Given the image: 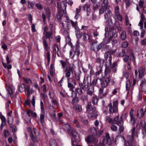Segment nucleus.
Returning <instances> with one entry per match:
<instances>
[{"label": "nucleus", "mask_w": 146, "mask_h": 146, "mask_svg": "<svg viewBox=\"0 0 146 146\" xmlns=\"http://www.w3.org/2000/svg\"><path fill=\"white\" fill-rule=\"evenodd\" d=\"M131 118L130 122L131 124L133 125H135V119L134 117V116L130 117Z\"/></svg>", "instance_id": "864d4df0"}, {"label": "nucleus", "mask_w": 146, "mask_h": 146, "mask_svg": "<svg viewBox=\"0 0 146 146\" xmlns=\"http://www.w3.org/2000/svg\"><path fill=\"white\" fill-rule=\"evenodd\" d=\"M140 126L146 133V123L144 120L141 121L139 124Z\"/></svg>", "instance_id": "4be33fe9"}, {"label": "nucleus", "mask_w": 146, "mask_h": 146, "mask_svg": "<svg viewBox=\"0 0 146 146\" xmlns=\"http://www.w3.org/2000/svg\"><path fill=\"white\" fill-rule=\"evenodd\" d=\"M104 132L103 129H101L98 131L97 132L96 136L99 137L101 135H102Z\"/></svg>", "instance_id": "ea45409f"}, {"label": "nucleus", "mask_w": 146, "mask_h": 146, "mask_svg": "<svg viewBox=\"0 0 146 146\" xmlns=\"http://www.w3.org/2000/svg\"><path fill=\"white\" fill-rule=\"evenodd\" d=\"M96 109V108L94 106H92L90 102L86 106V111L88 113V117H96L97 116V112L95 111Z\"/></svg>", "instance_id": "20e7f679"}, {"label": "nucleus", "mask_w": 146, "mask_h": 146, "mask_svg": "<svg viewBox=\"0 0 146 146\" xmlns=\"http://www.w3.org/2000/svg\"><path fill=\"white\" fill-rule=\"evenodd\" d=\"M62 16L61 15L58 14L57 15V19L58 21L59 22H61V24L62 25V28H64V25L63 23L62 22Z\"/></svg>", "instance_id": "f704fd0d"}, {"label": "nucleus", "mask_w": 146, "mask_h": 146, "mask_svg": "<svg viewBox=\"0 0 146 146\" xmlns=\"http://www.w3.org/2000/svg\"><path fill=\"white\" fill-rule=\"evenodd\" d=\"M98 100V99L96 95L93 96L92 99V103L94 105L96 104Z\"/></svg>", "instance_id": "2f4dec72"}, {"label": "nucleus", "mask_w": 146, "mask_h": 146, "mask_svg": "<svg viewBox=\"0 0 146 146\" xmlns=\"http://www.w3.org/2000/svg\"><path fill=\"white\" fill-rule=\"evenodd\" d=\"M135 127H134L132 128L131 130L132 135L131 139V141H133V137H138V135H137L138 131H135Z\"/></svg>", "instance_id": "6ab92c4d"}, {"label": "nucleus", "mask_w": 146, "mask_h": 146, "mask_svg": "<svg viewBox=\"0 0 146 146\" xmlns=\"http://www.w3.org/2000/svg\"><path fill=\"white\" fill-rule=\"evenodd\" d=\"M123 139L124 140V146H133L131 141H126L124 137Z\"/></svg>", "instance_id": "a19ab883"}, {"label": "nucleus", "mask_w": 146, "mask_h": 146, "mask_svg": "<svg viewBox=\"0 0 146 146\" xmlns=\"http://www.w3.org/2000/svg\"><path fill=\"white\" fill-rule=\"evenodd\" d=\"M13 124L11 125H9L10 128L12 129V131L13 132H15L17 131V127L15 125H13Z\"/></svg>", "instance_id": "e433bc0d"}, {"label": "nucleus", "mask_w": 146, "mask_h": 146, "mask_svg": "<svg viewBox=\"0 0 146 146\" xmlns=\"http://www.w3.org/2000/svg\"><path fill=\"white\" fill-rule=\"evenodd\" d=\"M40 108L41 110V112H44V105L42 101H41L40 102Z\"/></svg>", "instance_id": "8fccbe9b"}, {"label": "nucleus", "mask_w": 146, "mask_h": 146, "mask_svg": "<svg viewBox=\"0 0 146 146\" xmlns=\"http://www.w3.org/2000/svg\"><path fill=\"white\" fill-rule=\"evenodd\" d=\"M76 37L78 38H80L82 35V32H80L79 30H77L76 31Z\"/></svg>", "instance_id": "473e14b6"}, {"label": "nucleus", "mask_w": 146, "mask_h": 146, "mask_svg": "<svg viewBox=\"0 0 146 146\" xmlns=\"http://www.w3.org/2000/svg\"><path fill=\"white\" fill-rule=\"evenodd\" d=\"M69 22H70L72 26L74 28L76 27L77 25V22H74L70 20L68 21Z\"/></svg>", "instance_id": "de8ad7c7"}, {"label": "nucleus", "mask_w": 146, "mask_h": 146, "mask_svg": "<svg viewBox=\"0 0 146 146\" xmlns=\"http://www.w3.org/2000/svg\"><path fill=\"white\" fill-rule=\"evenodd\" d=\"M50 146H57L56 141L54 139H50Z\"/></svg>", "instance_id": "7c9ffc66"}, {"label": "nucleus", "mask_w": 146, "mask_h": 146, "mask_svg": "<svg viewBox=\"0 0 146 146\" xmlns=\"http://www.w3.org/2000/svg\"><path fill=\"white\" fill-rule=\"evenodd\" d=\"M52 25L50 24L48 27L47 26H45L44 28L43 34L45 39L48 38L49 40L53 38L52 35Z\"/></svg>", "instance_id": "7ed1b4c3"}, {"label": "nucleus", "mask_w": 146, "mask_h": 146, "mask_svg": "<svg viewBox=\"0 0 146 146\" xmlns=\"http://www.w3.org/2000/svg\"><path fill=\"white\" fill-rule=\"evenodd\" d=\"M100 80L101 81L102 87L104 88L108 86V83L110 81L111 78L110 76H108L106 78L105 81L102 80L101 79H100Z\"/></svg>", "instance_id": "ddd939ff"}, {"label": "nucleus", "mask_w": 146, "mask_h": 146, "mask_svg": "<svg viewBox=\"0 0 146 146\" xmlns=\"http://www.w3.org/2000/svg\"><path fill=\"white\" fill-rule=\"evenodd\" d=\"M42 40L43 42V45L44 46V49L48 51L49 48L48 44L45 39L44 37H42Z\"/></svg>", "instance_id": "412c9836"}, {"label": "nucleus", "mask_w": 146, "mask_h": 146, "mask_svg": "<svg viewBox=\"0 0 146 146\" xmlns=\"http://www.w3.org/2000/svg\"><path fill=\"white\" fill-rule=\"evenodd\" d=\"M12 113V111L9 110L7 113V115L8 116L7 120L9 125H11L13 123V117L11 115Z\"/></svg>", "instance_id": "4468645a"}, {"label": "nucleus", "mask_w": 146, "mask_h": 146, "mask_svg": "<svg viewBox=\"0 0 146 146\" xmlns=\"http://www.w3.org/2000/svg\"><path fill=\"white\" fill-rule=\"evenodd\" d=\"M144 1L142 0H140L139 3V5L141 8H142L143 7V5L144 4Z\"/></svg>", "instance_id": "774afa93"}, {"label": "nucleus", "mask_w": 146, "mask_h": 146, "mask_svg": "<svg viewBox=\"0 0 146 146\" xmlns=\"http://www.w3.org/2000/svg\"><path fill=\"white\" fill-rule=\"evenodd\" d=\"M84 10H86L87 12V15L89 16L90 14L91 11V9L90 7V5L88 3H86L83 7Z\"/></svg>", "instance_id": "dca6fc26"}, {"label": "nucleus", "mask_w": 146, "mask_h": 146, "mask_svg": "<svg viewBox=\"0 0 146 146\" xmlns=\"http://www.w3.org/2000/svg\"><path fill=\"white\" fill-rule=\"evenodd\" d=\"M26 112L29 117H31V116L33 118H36L37 116L36 113L33 111L28 109L27 110Z\"/></svg>", "instance_id": "2eb2a0df"}, {"label": "nucleus", "mask_w": 146, "mask_h": 146, "mask_svg": "<svg viewBox=\"0 0 146 146\" xmlns=\"http://www.w3.org/2000/svg\"><path fill=\"white\" fill-rule=\"evenodd\" d=\"M146 19L145 18L143 14L142 13L141 15V19L140 21L139 24V25L141 29L143 28V22H145Z\"/></svg>", "instance_id": "a211bd4d"}, {"label": "nucleus", "mask_w": 146, "mask_h": 146, "mask_svg": "<svg viewBox=\"0 0 146 146\" xmlns=\"http://www.w3.org/2000/svg\"><path fill=\"white\" fill-rule=\"evenodd\" d=\"M111 15V11L109 10L104 15V19L106 20V25L105 31L106 32L111 31L114 34L116 31V30L112 26V22L110 18Z\"/></svg>", "instance_id": "f03ea898"}, {"label": "nucleus", "mask_w": 146, "mask_h": 146, "mask_svg": "<svg viewBox=\"0 0 146 146\" xmlns=\"http://www.w3.org/2000/svg\"><path fill=\"white\" fill-rule=\"evenodd\" d=\"M120 36L122 40H125L127 38L126 32L125 31H123L121 33Z\"/></svg>", "instance_id": "c9c22d12"}, {"label": "nucleus", "mask_w": 146, "mask_h": 146, "mask_svg": "<svg viewBox=\"0 0 146 146\" xmlns=\"http://www.w3.org/2000/svg\"><path fill=\"white\" fill-rule=\"evenodd\" d=\"M129 56L128 55H125L123 58V61L125 62H127L129 60Z\"/></svg>", "instance_id": "603ef678"}, {"label": "nucleus", "mask_w": 146, "mask_h": 146, "mask_svg": "<svg viewBox=\"0 0 146 146\" xmlns=\"http://www.w3.org/2000/svg\"><path fill=\"white\" fill-rule=\"evenodd\" d=\"M128 53L130 55V60L133 61V64L135 65V58L133 53L131 50H129Z\"/></svg>", "instance_id": "aec40b11"}, {"label": "nucleus", "mask_w": 146, "mask_h": 146, "mask_svg": "<svg viewBox=\"0 0 146 146\" xmlns=\"http://www.w3.org/2000/svg\"><path fill=\"white\" fill-rule=\"evenodd\" d=\"M42 114H41L40 115V122L42 123L43 122V120L44 119V114H43L44 112H42Z\"/></svg>", "instance_id": "5fc2aeb1"}, {"label": "nucleus", "mask_w": 146, "mask_h": 146, "mask_svg": "<svg viewBox=\"0 0 146 146\" xmlns=\"http://www.w3.org/2000/svg\"><path fill=\"white\" fill-rule=\"evenodd\" d=\"M36 7L38 9L40 10H42L43 9L42 5L40 3H37L36 4Z\"/></svg>", "instance_id": "680f3d73"}, {"label": "nucleus", "mask_w": 146, "mask_h": 146, "mask_svg": "<svg viewBox=\"0 0 146 146\" xmlns=\"http://www.w3.org/2000/svg\"><path fill=\"white\" fill-rule=\"evenodd\" d=\"M97 43V41H96L91 44V50L94 51H98L102 48V43H101L98 44Z\"/></svg>", "instance_id": "1a4fd4ad"}, {"label": "nucleus", "mask_w": 146, "mask_h": 146, "mask_svg": "<svg viewBox=\"0 0 146 146\" xmlns=\"http://www.w3.org/2000/svg\"><path fill=\"white\" fill-rule=\"evenodd\" d=\"M25 82L27 84H31L32 83L31 80L29 78H23Z\"/></svg>", "instance_id": "c03bdc74"}, {"label": "nucleus", "mask_w": 146, "mask_h": 146, "mask_svg": "<svg viewBox=\"0 0 146 146\" xmlns=\"http://www.w3.org/2000/svg\"><path fill=\"white\" fill-rule=\"evenodd\" d=\"M3 134L5 137H7L9 135V132L6 129H4L3 131Z\"/></svg>", "instance_id": "052dcab7"}, {"label": "nucleus", "mask_w": 146, "mask_h": 146, "mask_svg": "<svg viewBox=\"0 0 146 146\" xmlns=\"http://www.w3.org/2000/svg\"><path fill=\"white\" fill-rule=\"evenodd\" d=\"M102 3V7L99 9V14L101 15L105 12L107 9L108 1V0L104 1L101 0Z\"/></svg>", "instance_id": "6e6552de"}, {"label": "nucleus", "mask_w": 146, "mask_h": 146, "mask_svg": "<svg viewBox=\"0 0 146 146\" xmlns=\"http://www.w3.org/2000/svg\"><path fill=\"white\" fill-rule=\"evenodd\" d=\"M25 85L22 84L21 85L19 86V90L21 92L25 91Z\"/></svg>", "instance_id": "79ce46f5"}, {"label": "nucleus", "mask_w": 146, "mask_h": 146, "mask_svg": "<svg viewBox=\"0 0 146 146\" xmlns=\"http://www.w3.org/2000/svg\"><path fill=\"white\" fill-rule=\"evenodd\" d=\"M46 57L48 60V62L49 63L50 61V54L49 51H48L47 53Z\"/></svg>", "instance_id": "0e129e2a"}, {"label": "nucleus", "mask_w": 146, "mask_h": 146, "mask_svg": "<svg viewBox=\"0 0 146 146\" xmlns=\"http://www.w3.org/2000/svg\"><path fill=\"white\" fill-rule=\"evenodd\" d=\"M76 91L79 94L81 95L82 93V91L81 89L79 88H76Z\"/></svg>", "instance_id": "13d9d810"}, {"label": "nucleus", "mask_w": 146, "mask_h": 146, "mask_svg": "<svg viewBox=\"0 0 146 146\" xmlns=\"http://www.w3.org/2000/svg\"><path fill=\"white\" fill-rule=\"evenodd\" d=\"M69 133L75 139V141L73 140V146H81L80 145H78L76 143V142L79 141V137L78 135L77 132L74 129H72L71 131H70V132Z\"/></svg>", "instance_id": "423d86ee"}, {"label": "nucleus", "mask_w": 146, "mask_h": 146, "mask_svg": "<svg viewBox=\"0 0 146 146\" xmlns=\"http://www.w3.org/2000/svg\"><path fill=\"white\" fill-rule=\"evenodd\" d=\"M142 90L143 92H146V80L145 79H142L141 83L140 84Z\"/></svg>", "instance_id": "f3484780"}, {"label": "nucleus", "mask_w": 146, "mask_h": 146, "mask_svg": "<svg viewBox=\"0 0 146 146\" xmlns=\"http://www.w3.org/2000/svg\"><path fill=\"white\" fill-rule=\"evenodd\" d=\"M51 102L52 103L54 104L57 106H59V104L57 101L55 99H53L51 100Z\"/></svg>", "instance_id": "69168bd1"}, {"label": "nucleus", "mask_w": 146, "mask_h": 146, "mask_svg": "<svg viewBox=\"0 0 146 146\" xmlns=\"http://www.w3.org/2000/svg\"><path fill=\"white\" fill-rule=\"evenodd\" d=\"M59 49L58 48V45L57 44H54L52 47V51L53 52L56 53L58 51Z\"/></svg>", "instance_id": "c85d7f7f"}, {"label": "nucleus", "mask_w": 146, "mask_h": 146, "mask_svg": "<svg viewBox=\"0 0 146 146\" xmlns=\"http://www.w3.org/2000/svg\"><path fill=\"white\" fill-rule=\"evenodd\" d=\"M144 111L143 108H141L140 110L139 111H137V116L138 118H140L144 116Z\"/></svg>", "instance_id": "5701e85b"}, {"label": "nucleus", "mask_w": 146, "mask_h": 146, "mask_svg": "<svg viewBox=\"0 0 146 146\" xmlns=\"http://www.w3.org/2000/svg\"><path fill=\"white\" fill-rule=\"evenodd\" d=\"M24 119L26 122L28 123H30L31 122V117H24Z\"/></svg>", "instance_id": "bf43d9fd"}, {"label": "nucleus", "mask_w": 146, "mask_h": 146, "mask_svg": "<svg viewBox=\"0 0 146 146\" xmlns=\"http://www.w3.org/2000/svg\"><path fill=\"white\" fill-rule=\"evenodd\" d=\"M125 21L126 25L127 26L128 25H129L130 26H131V24H129V19L127 15H126L125 17Z\"/></svg>", "instance_id": "37998d69"}, {"label": "nucleus", "mask_w": 146, "mask_h": 146, "mask_svg": "<svg viewBox=\"0 0 146 146\" xmlns=\"http://www.w3.org/2000/svg\"><path fill=\"white\" fill-rule=\"evenodd\" d=\"M74 108L77 112H81L82 111V106L78 104L74 106Z\"/></svg>", "instance_id": "bb28decb"}, {"label": "nucleus", "mask_w": 146, "mask_h": 146, "mask_svg": "<svg viewBox=\"0 0 146 146\" xmlns=\"http://www.w3.org/2000/svg\"><path fill=\"white\" fill-rule=\"evenodd\" d=\"M93 5V9L94 10H95L96 9H97L99 5H98V4L96 2V1H95L94 0L93 1V3H92Z\"/></svg>", "instance_id": "58836bf2"}, {"label": "nucleus", "mask_w": 146, "mask_h": 146, "mask_svg": "<svg viewBox=\"0 0 146 146\" xmlns=\"http://www.w3.org/2000/svg\"><path fill=\"white\" fill-rule=\"evenodd\" d=\"M83 38L84 40H86L88 39L90 42L92 41V40L91 38L90 35L85 33H84L83 35Z\"/></svg>", "instance_id": "b1692460"}, {"label": "nucleus", "mask_w": 146, "mask_h": 146, "mask_svg": "<svg viewBox=\"0 0 146 146\" xmlns=\"http://www.w3.org/2000/svg\"><path fill=\"white\" fill-rule=\"evenodd\" d=\"M97 72L96 73L97 75H98L100 74L102 71V68L100 65L97 67Z\"/></svg>", "instance_id": "72a5a7b5"}, {"label": "nucleus", "mask_w": 146, "mask_h": 146, "mask_svg": "<svg viewBox=\"0 0 146 146\" xmlns=\"http://www.w3.org/2000/svg\"><path fill=\"white\" fill-rule=\"evenodd\" d=\"M60 62L62 68L65 69L64 72L66 77L68 78L70 77L71 73L75 72V66L74 63H70L69 62V59H66L65 61L61 60Z\"/></svg>", "instance_id": "f257e3e1"}, {"label": "nucleus", "mask_w": 146, "mask_h": 146, "mask_svg": "<svg viewBox=\"0 0 146 146\" xmlns=\"http://www.w3.org/2000/svg\"><path fill=\"white\" fill-rule=\"evenodd\" d=\"M80 46L77 45L72 47V49L70 52V57L71 59L74 58L75 56H76V59H77L80 53L79 50Z\"/></svg>", "instance_id": "39448f33"}, {"label": "nucleus", "mask_w": 146, "mask_h": 146, "mask_svg": "<svg viewBox=\"0 0 146 146\" xmlns=\"http://www.w3.org/2000/svg\"><path fill=\"white\" fill-rule=\"evenodd\" d=\"M27 3L28 4V7L30 9H33V6L35 5V3L31 2L30 1H28Z\"/></svg>", "instance_id": "a18cd8bd"}, {"label": "nucleus", "mask_w": 146, "mask_h": 146, "mask_svg": "<svg viewBox=\"0 0 146 146\" xmlns=\"http://www.w3.org/2000/svg\"><path fill=\"white\" fill-rule=\"evenodd\" d=\"M52 108L53 111L52 112L49 113L50 115L52 117L54 118L56 116V111L53 106H52Z\"/></svg>", "instance_id": "4c0bfd02"}, {"label": "nucleus", "mask_w": 146, "mask_h": 146, "mask_svg": "<svg viewBox=\"0 0 146 146\" xmlns=\"http://www.w3.org/2000/svg\"><path fill=\"white\" fill-rule=\"evenodd\" d=\"M88 98V96L86 95H82L81 98V99L83 100H87Z\"/></svg>", "instance_id": "338daca9"}, {"label": "nucleus", "mask_w": 146, "mask_h": 146, "mask_svg": "<svg viewBox=\"0 0 146 146\" xmlns=\"http://www.w3.org/2000/svg\"><path fill=\"white\" fill-rule=\"evenodd\" d=\"M125 55H126V52L125 50L124 49L122 50V51L119 54V55L121 57L124 56Z\"/></svg>", "instance_id": "3c124183"}, {"label": "nucleus", "mask_w": 146, "mask_h": 146, "mask_svg": "<svg viewBox=\"0 0 146 146\" xmlns=\"http://www.w3.org/2000/svg\"><path fill=\"white\" fill-rule=\"evenodd\" d=\"M131 87V82L129 80H127L126 83V89L127 91L129 92Z\"/></svg>", "instance_id": "c756f323"}, {"label": "nucleus", "mask_w": 146, "mask_h": 146, "mask_svg": "<svg viewBox=\"0 0 146 146\" xmlns=\"http://www.w3.org/2000/svg\"><path fill=\"white\" fill-rule=\"evenodd\" d=\"M30 137H31V140L34 142H36L37 141V140L35 136L33 135V134L30 135Z\"/></svg>", "instance_id": "4d7b16f0"}, {"label": "nucleus", "mask_w": 146, "mask_h": 146, "mask_svg": "<svg viewBox=\"0 0 146 146\" xmlns=\"http://www.w3.org/2000/svg\"><path fill=\"white\" fill-rule=\"evenodd\" d=\"M118 102L117 101L114 102L112 105L111 103H110L108 106L109 107V113H117L118 111Z\"/></svg>", "instance_id": "0eeeda50"}, {"label": "nucleus", "mask_w": 146, "mask_h": 146, "mask_svg": "<svg viewBox=\"0 0 146 146\" xmlns=\"http://www.w3.org/2000/svg\"><path fill=\"white\" fill-rule=\"evenodd\" d=\"M86 141L88 144L93 143L96 144L98 142V139L92 135H89L85 139Z\"/></svg>", "instance_id": "9d476101"}, {"label": "nucleus", "mask_w": 146, "mask_h": 146, "mask_svg": "<svg viewBox=\"0 0 146 146\" xmlns=\"http://www.w3.org/2000/svg\"><path fill=\"white\" fill-rule=\"evenodd\" d=\"M62 128L66 131L68 132H70V127L68 124H66L63 125Z\"/></svg>", "instance_id": "393cba45"}, {"label": "nucleus", "mask_w": 146, "mask_h": 146, "mask_svg": "<svg viewBox=\"0 0 146 146\" xmlns=\"http://www.w3.org/2000/svg\"><path fill=\"white\" fill-rule=\"evenodd\" d=\"M145 69L142 67H140L139 69L137 70H135V75L137 77L138 75V77L139 78H140L143 77L144 75Z\"/></svg>", "instance_id": "9b49d317"}, {"label": "nucleus", "mask_w": 146, "mask_h": 146, "mask_svg": "<svg viewBox=\"0 0 146 146\" xmlns=\"http://www.w3.org/2000/svg\"><path fill=\"white\" fill-rule=\"evenodd\" d=\"M91 89H92V90H90V89H88L87 92V94L89 95H90V96H92V95H94V87H92L91 88Z\"/></svg>", "instance_id": "cd10ccee"}, {"label": "nucleus", "mask_w": 146, "mask_h": 146, "mask_svg": "<svg viewBox=\"0 0 146 146\" xmlns=\"http://www.w3.org/2000/svg\"><path fill=\"white\" fill-rule=\"evenodd\" d=\"M123 2L125 3L126 7H129L131 4L130 0H123Z\"/></svg>", "instance_id": "49530a36"}, {"label": "nucleus", "mask_w": 146, "mask_h": 146, "mask_svg": "<svg viewBox=\"0 0 146 146\" xmlns=\"http://www.w3.org/2000/svg\"><path fill=\"white\" fill-rule=\"evenodd\" d=\"M128 43L127 42H124L122 44V47L123 48L127 47L128 45Z\"/></svg>", "instance_id": "6e6d98bb"}, {"label": "nucleus", "mask_w": 146, "mask_h": 146, "mask_svg": "<svg viewBox=\"0 0 146 146\" xmlns=\"http://www.w3.org/2000/svg\"><path fill=\"white\" fill-rule=\"evenodd\" d=\"M0 118H1L2 121L1 123H6V119L5 116L3 115H0Z\"/></svg>", "instance_id": "09e8293b"}, {"label": "nucleus", "mask_w": 146, "mask_h": 146, "mask_svg": "<svg viewBox=\"0 0 146 146\" xmlns=\"http://www.w3.org/2000/svg\"><path fill=\"white\" fill-rule=\"evenodd\" d=\"M25 91L26 94L27 96H29L32 93V91L30 89V86H27L25 89Z\"/></svg>", "instance_id": "a878e982"}, {"label": "nucleus", "mask_w": 146, "mask_h": 146, "mask_svg": "<svg viewBox=\"0 0 146 146\" xmlns=\"http://www.w3.org/2000/svg\"><path fill=\"white\" fill-rule=\"evenodd\" d=\"M111 130L113 131H116L117 130V127L115 125H112L110 127Z\"/></svg>", "instance_id": "e2e57ef3"}, {"label": "nucleus", "mask_w": 146, "mask_h": 146, "mask_svg": "<svg viewBox=\"0 0 146 146\" xmlns=\"http://www.w3.org/2000/svg\"><path fill=\"white\" fill-rule=\"evenodd\" d=\"M113 122L114 124H116L118 126L123 125V122L122 117H121L119 119V116H117L114 118Z\"/></svg>", "instance_id": "f8f14e48"}]
</instances>
